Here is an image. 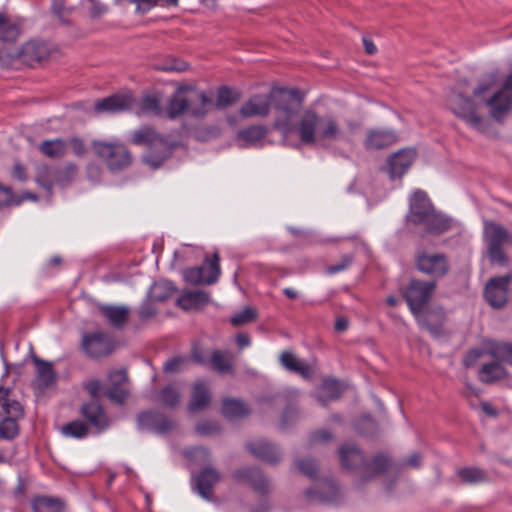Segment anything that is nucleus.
Returning a JSON list of instances; mask_svg holds the SVG:
<instances>
[{"label": "nucleus", "instance_id": "1", "mask_svg": "<svg viewBox=\"0 0 512 512\" xmlns=\"http://www.w3.org/2000/svg\"><path fill=\"white\" fill-rule=\"evenodd\" d=\"M301 107L302 97L298 90L278 94L273 128L284 140L295 134L303 145L326 148L344 139L338 119L331 114L320 115L313 109H306L294 123Z\"/></svg>", "mask_w": 512, "mask_h": 512}, {"label": "nucleus", "instance_id": "2", "mask_svg": "<svg viewBox=\"0 0 512 512\" xmlns=\"http://www.w3.org/2000/svg\"><path fill=\"white\" fill-rule=\"evenodd\" d=\"M497 87L495 74H490L479 81L473 89V97H467L462 92H453L448 98L452 112L468 126L484 132L487 126L483 116L478 114L479 107L486 105L491 118L500 121L512 107V74L509 75L502 87Z\"/></svg>", "mask_w": 512, "mask_h": 512}, {"label": "nucleus", "instance_id": "3", "mask_svg": "<svg viewBox=\"0 0 512 512\" xmlns=\"http://www.w3.org/2000/svg\"><path fill=\"white\" fill-rule=\"evenodd\" d=\"M406 221L408 224L422 227L425 233L434 235L442 234L451 228L450 218L436 211L422 190H417L411 195Z\"/></svg>", "mask_w": 512, "mask_h": 512}, {"label": "nucleus", "instance_id": "4", "mask_svg": "<svg viewBox=\"0 0 512 512\" xmlns=\"http://www.w3.org/2000/svg\"><path fill=\"white\" fill-rule=\"evenodd\" d=\"M132 142L135 145L147 146L143 160L154 169L159 168L171 156L175 148V144L168 137L159 134L150 126H142L135 130Z\"/></svg>", "mask_w": 512, "mask_h": 512}, {"label": "nucleus", "instance_id": "5", "mask_svg": "<svg viewBox=\"0 0 512 512\" xmlns=\"http://www.w3.org/2000/svg\"><path fill=\"white\" fill-rule=\"evenodd\" d=\"M341 465L344 469L358 471L363 480L377 476L391 466L390 459L384 454H377L371 462H365L361 450L354 444H344L339 449Z\"/></svg>", "mask_w": 512, "mask_h": 512}, {"label": "nucleus", "instance_id": "6", "mask_svg": "<svg viewBox=\"0 0 512 512\" xmlns=\"http://www.w3.org/2000/svg\"><path fill=\"white\" fill-rule=\"evenodd\" d=\"M487 255L491 263L504 266L508 258L503 251L505 245H512V234L502 225L486 222L483 231Z\"/></svg>", "mask_w": 512, "mask_h": 512}, {"label": "nucleus", "instance_id": "7", "mask_svg": "<svg viewBox=\"0 0 512 512\" xmlns=\"http://www.w3.org/2000/svg\"><path fill=\"white\" fill-rule=\"evenodd\" d=\"M92 148L112 172L127 168L132 162V156L127 147L120 142L94 140Z\"/></svg>", "mask_w": 512, "mask_h": 512}, {"label": "nucleus", "instance_id": "8", "mask_svg": "<svg viewBox=\"0 0 512 512\" xmlns=\"http://www.w3.org/2000/svg\"><path fill=\"white\" fill-rule=\"evenodd\" d=\"M38 149L45 157L50 159L63 158L68 154L69 150L77 157H83L87 152L84 140L78 136L67 139H46L39 144Z\"/></svg>", "mask_w": 512, "mask_h": 512}, {"label": "nucleus", "instance_id": "9", "mask_svg": "<svg viewBox=\"0 0 512 512\" xmlns=\"http://www.w3.org/2000/svg\"><path fill=\"white\" fill-rule=\"evenodd\" d=\"M435 288V281H421L414 279L409 282L404 293L405 300L411 312L423 325H425L430 330L432 328L427 323H425V321L420 319L419 314L430 300Z\"/></svg>", "mask_w": 512, "mask_h": 512}, {"label": "nucleus", "instance_id": "10", "mask_svg": "<svg viewBox=\"0 0 512 512\" xmlns=\"http://www.w3.org/2000/svg\"><path fill=\"white\" fill-rule=\"evenodd\" d=\"M184 279L191 284L215 283L220 276V257L215 253L211 259L206 258L201 266L192 267L184 271Z\"/></svg>", "mask_w": 512, "mask_h": 512}, {"label": "nucleus", "instance_id": "11", "mask_svg": "<svg viewBox=\"0 0 512 512\" xmlns=\"http://www.w3.org/2000/svg\"><path fill=\"white\" fill-rule=\"evenodd\" d=\"M512 282V272L489 279L485 285L484 297L493 308L500 309L508 301L509 286Z\"/></svg>", "mask_w": 512, "mask_h": 512}, {"label": "nucleus", "instance_id": "12", "mask_svg": "<svg viewBox=\"0 0 512 512\" xmlns=\"http://www.w3.org/2000/svg\"><path fill=\"white\" fill-rule=\"evenodd\" d=\"M286 91L285 89L273 91L268 95H254L246 101L240 109L242 117H265L269 114L271 106H277V96L279 93Z\"/></svg>", "mask_w": 512, "mask_h": 512}, {"label": "nucleus", "instance_id": "13", "mask_svg": "<svg viewBox=\"0 0 512 512\" xmlns=\"http://www.w3.org/2000/svg\"><path fill=\"white\" fill-rule=\"evenodd\" d=\"M417 268L433 278H440L447 274L449 265L447 258L441 253L420 252L416 257Z\"/></svg>", "mask_w": 512, "mask_h": 512}, {"label": "nucleus", "instance_id": "14", "mask_svg": "<svg viewBox=\"0 0 512 512\" xmlns=\"http://www.w3.org/2000/svg\"><path fill=\"white\" fill-rule=\"evenodd\" d=\"M82 348L90 357L98 358L111 354L114 344L108 334L97 331L83 335Z\"/></svg>", "mask_w": 512, "mask_h": 512}, {"label": "nucleus", "instance_id": "15", "mask_svg": "<svg viewBox=\"0 0 512 512\" xmlns=\"http://www.w3.org/2000/svg\"><path fill=\"white\" fill-rule=\"evenodd\" d=\"M137 425L139 430L157 434H166L175 427L172 420L157 411L141 412L137 417Z\"/></svg>", "mask_w": 512, "mask_h": 512}, {"label": "nucleus", "instance_id": "16", "mask_svg": "<svg viewBox=\"0 0 512 512\" xmlns=\"http://www.w3.org/2000/svg\"><path fill=\"white\" fill-rule=\"evenodd\" d=\"M135 99L131 93L115 94L96 102L97 112L120 113L134 110Z\"/></svg>", "mask_w": 512, "mask_h": 512}, {"label": "nucleus", "instance_id": "17", "mask_svg": "<svg viewBox=\"0 0 512 512\" xmlns=\"http://www.w3.org/2000/svg\"><path fill=\"white\" fill-rule=\"evenodd\" d=\"M309 500L322 503H334L339 499L340 491L332 479H324L315 483L314 487L306 490Z\"/></svg>", "mask_w": 512, "mask_h": 512}, {"label": "nucleus", "instance_id": "18", "mask_svg": "<svg viewBox=\"0 0 512 512\" xmlns=\"http://www.w3.org/2000/svg\"><path fill=\"white\" fill-rule=\"evenodd\" d=\"M220 480V472L210 465L203 467L197 475L193 476L195 488L204 499H211L213 488Z\"/></svg>", "mask_w": 512, "mask_h": 512}, {"label": "nucleus", "instance_id": "19", "mask_svg": "<svg viewBox=\"0 0 512 512\" xmlns=\"http://www.w3.org/2000/svg\"><path fill=\"white\" fill-rule=\"evenodd\" d=\"M77 172V167L73 163H67L62 168H51L46 164L39 165L36 170V181L47 191H51L54 184H57V180H64L60 177L59 173L73 174Z\"/></svg>", "mask_w": 512, "mask_h": 512}, {"label": "nucleus", "instance_id": "20", "mask_svg": "<svg viewBox=\"0 0 512 512\" xmlns=\"http://www.w3.org/2000/svg\"><path fill=\"white\" fill-rule=\"evenodd\" d=\"M111 387L105 392L106 397L116 404H123L128 397L126 383L127 372L124 369L112 371L108 376Z\"/></svg>", "mask_w": 512, "mask_h": 512}, {"label": "nucleus", "instance_id": "21", "mask_svg": "<svg viewBox=\"0 0 512 512\" xmlns=\"http://www.w3.org/2000/svg\"><path fill=\"white\" fill-rule=\"evenodd\" d=\"M81 415L98 431H103L110 425L104 408L97 401L84 404L81 408Z\"/></svg>", "mask_w": 512, "mask_h": 512}, {"label": "nucleus", "instance_id": "22", "mask_svg": "<svg viewBox=\"0 0 512 512\" xmlns=\"http://www.w3.org/2000/svg\"><path fill=\"white\" fill-rule=\"evenodd\" d=\"M187 114L192 117H203L213 107V99L204 92L189 90Z\"/></svg>", "mask_w": 512, "mask_h": 512}, {"label": "nucleus", "instance_id": "23", "mask_svg": "<svg viewBox=\"0 0 512 512\" xmlns=\"http://www.w3.org/2000/svg\"><path fill=\"white\" fill-rule=\"evenodd\" d=\"M416 157L414 149H402L392 155L388 160L389 173L392 178L402 177L411 166Z\"/></svg>", "mask_w": 512, "mask_h": 512}, {"label": "nucleus", "instance_id": "24", "mask_svg": "<svg viewBox=\"0 0 512 512\" xmlns=\"http://www.w3.org/2000/svg\"><path fill=\"white\" fill-rule=\"evenodd\" d=\"M398 140L396 132L392 129H373L369 130L365 140L366 149H384Z\"/></svg>", "mask_w": 512, "mask_h": 512}, {"label": "nucleus", "instance_id": "25", "mask_svg": "<svg viewBox=\"0 0 512 512\" xmlns=\"http://www.w3.org/2000/svg\"><path fill=\"white\" fill-rule=\"evenodd\" d=\"M247 448L256 458L268 463H276L281 458L279 449L263 439L248 442Z\"/></svg>", "mask_w": 512, "mask_h": 512}, {"label": "nucleus", "instance_id": "26", "mask_svg": "<svg viewBox=\"0 0 512 512\" xmlns=\"http://www.w3.org/2000/svg\"><path fill=\"white\" fill-rule=\"evenodd\" d=\"M234 478L237 481L249 483L255 490L266 493L269 490V481L257 468L244 467L234 472Z\"/></svg>", "mask_w": 512, "mask_h": 512}, {"label": "nucleus", "instance_id": "27", "mask_svg": "<svg viewBox=\"0 0 512 512\" xmlns=\"http://www.w3.org/2000/svg\"><path fill=\"white\" fill-rule=\"evenodd\" d=\"M23 31V23L17 17L0 13V41L14 42Z\"/></svg>", "mask_w": 512, "mask_h": 512}, {"label": "nucleus", "instance_id": "28", "mask_svg": "<svg viewBox=\"0 0 512 512\" xmlns=\"http://www.w3.org/2000/svg\"><path fill=\"white\" fill-rule=\"evenodd\" d=\"M211 400V393L204 382H196L193 386L188 410L192 413L205 409Z\"/></svg>", "mask_w": 512, "mask_h": 512}, {"label": "nucleus", "instance_id": "29", "mask_svg": "<svg viewBox=\"0 0 512 512\" xmlns=\"http://www.w3.org/2000/svg\"><path fill=\"white\" fill-rule=\"evenodd\" d=\"M188 92L187 88H179L168 100L166 114L170 119H175L187 114Z\"/></svg>", "mask_w": 512, "mask_h": 512}, {"label": "nucleus", "instance_id": "30", "mask_svg": "<svg viewBox=\"0 0 512 512\" xmlns=\"http://www.w3.org/2000/svg\"><path fill=\"white\" fill-rule=\"evenodd\" d=\"M280 364L288 371L297 373L303 378H309L311 375V368L308 364L300 360L291 351H284L279 357Z\"/></svg>", "mask_w": 512, "mask_h": 512}, {"label": "nucleus", "instance_id": "31", "mask_svg": "<svg viewBox=\"0 0 512 512\" xmlns=\"http://www.w3.org/2000/svg\"><path fill=\"white\" fill-rule=\"evenodd\" d=\"M0 408L6 415H24L23 407L15 398L13 390L4 385H0Z\"/></svg>", "mask_w": 512, "mask_h": 512}, {"label": "nucleus", "instance_id": "32", "mask_svg": "<svg viewBox=\"0 0 512 512\" xmlns=\"http://www.w3.org/2000/svg\"><path fill=\"white\" fill-rule=\"evenodd\" d=\"M508 372L499 361L495 360L484 364L479 372L478 378L483 383H493L506 378Z\"/></svg>", "mask_w": 512, "mask_h": 512}, {"label": "nucleus", "instance_id": "33", "mask_svg": "<svg viewBox=\"0 0 512 512\" xmlns=\"http://www.w3.org/2000/svg\"><path fill=\"white\" fill-rule=\"evenodd\" d=\"M487 355L512 366V343L487 340Z\"/></svg>", "mask_w": 512, "mask_h": 512}, {"label": "nucleus", "instance_id": "34", "mask_svg": "<svg viewBox=\"0 0 512 512\" xmlns=\"http://www.w3.org/2000/svg\"><path fill=\"white\" fill-rule=\"evenodd\" d=\"M100 311L108 323L115 328H121L128 320L129 309L124 306L104 305Z\"/></svg>", "mask_w": 512, "mask_h": 512}, {"label": "nucleus", "instance_id": "35", "mask_svg": "<svg viewBox=\"0 0 512 512\" xmlns=\"http://www.w3.org/2000/svg\"><path fill=\"white\" fill-rule=\"evenodd\" d=\"M208 301V294L204 291H187L180 295L177 303L184 310H195L206 305Z\"/></svg>", "mask_w": 512, "mask_h": 512}, {"label": "nucleus", "instance_id": "36", "mask_svg": "<svg viewBox=\"0 0 512 512\" xmlns=\"http://www.w3.org/2000/svg\"><path fill=\"white\" fill-rule=\"evenodd\" d=\"M249 413V407L239 399L227 398L222 402V414L228 419L240 418Z\"/></svg>", "mask_w": 512, "mask_h": 512}, {"label": "nucleus", "instance_id": "37", "mask_svg": "<svg viewBox=\"0 0 512 512\" xmlns=\"http://www.w3.org/2000/svg\"><path fill=\"white\" fill-rule=\"evenodd\" d=\"M137 115H155L160 116L162 109L158 99L151 95H145L139 102L135 100L134 110Z\"/></svg>", "mask_w": 512, "mask_h": 512}, {"label": "nucleus", "instance_id": "38", "mask_svg": "<svg viewBox=\"0 0 512 512\" xmlns=\"http://www.w3.org/2000/svg\"><path fill=\"white\" fill-rule=\"evenodd\" d=\"M33 362L36 366L37 380L40 386L48 387L55 380V371L52 364L38 357H34Z\"/></svg>", "mask_w": 512, "mask_h": 512}, {"label": "nucleus", "instance_id": "39", "mask_svg": "<svg viewBox=\"0 0 512 512\" xmlns=\"http://www.w3.org/2000/svg\"><path fill=\"white\" fill-rule=\"evenodd\" d=\"M268 129L263 125H253L238 132V138L248 145H255L267 134Z\"/></svg>", "mask_w": 512, "mask_h": 512}, {"label": "nucleus", "instance_id": "40", "mask_svg": "<svg viewBox=\"0 0 512 512\" xmlns=\"http://www.w3.org/2000/svg\"><path fill=\"white\" fill-rule=\"evenodd\" d=\"M22 417L14 415L2 416L0 420V438L9 440L16 437L19 433L17 421Z\"/></svg>", "mask_w": 512, "mask_h": 512}, {"label": "nucleus", "instance_id": "41", "mask_svg": "<svg viewBox=\"0 0 512 512\" xmlns=\"http://www.w3.org/2000/svg\"><path fill=\"white\" fill-rule=\"evenodd\" d=\"M341 394V388L338 381L334 379L325 380L319 389V400L323 405L329 400L337 399Z\"/></svg>", "mask_w": 512, "mask_h": 512}, {"label": "nucleus", "instance_id": "42", "mask_svg": "<svg viewBox=\"0 0 512 512\" xmlns=\"http://www.w3.org/2000/svg\"><path fill=\"white\" fill-rule=\"evenodd\" d=\"M457 475L462 483L478 484L487 480L486 473L475 467L462 468L457 471Z\"/></svg>", "mask_w": 512, "mask_h": 512}, {"label": "nucleus", "instance_id": "43", "mask_svg": "<svg viewBox=\"0 0 512 512\" xmlns=\"http://www.w3.org/2000/svg\"><path fill=\"white\" fill-rule=\"evenodd\" d=\"M61 432L66 437L82 439L87 436L88 427L83 421L75 420L64 425Z\"/></svg>", "mask_w": 512, "mask_h": 512}, {"label": "nucleus", "instance_id": "44", "mask_svg": "<svg viewBox=\"0 0 512 512\" xmlns=\"http://www.w3.org/2000/svg\"><path fill=\"white\" fill-rule=\"evenodd\" d=\"M160 402L170 408L175 407L180 402L179 389L174 385H168L161 390L159 395Z\"/></svg>", "mask_w": 512, "mask_h": 512}, {"label": "nucleus", "instance_id": "45", "mask_svg": "<svg viewBox=\"0 0 512 512\" xmlns=\"http://www.w3.org/2000/svg\"><path fill=\"white\" fill-rule=\"evenodd\" d=\"M154 67L157 70L165 72H183L188 68V65L184 61L173 57H168L164 61L156 63Z\"/></svg>", "mask_w": 512, "mask_h": 512}, {"label": "nucleus", "instance_id": "46", "mask_svg": "<svg viewBox=\"0 0 512 512\" xmlns=\"http://www.w3.org/2000/svg\"><path fill=\"white\" fill-rule=\"evenodd\" d=\"M190 358L187 356H175L168 359L163 370L167 373H178L185 370L190 364Z\"/></svg>", "mask_w": 512, "mask_h": 512}, {"label": "nucleus", "instance_id": "47", "mask_svg": "<svg viewBox=\"0 0 512 512\" xmlns=\"http://www.w3.org/2000/svg\"><path fill=\"white\" fill-rule=\"evenodd\" d=\"M239 98V93L233 89H230L228 87H221L218 90L217 94V106L219 108H226L227 106L231 105L235 101H237Z\"/></svg>", "mask_w": 512, "mask_h": 512}, {"label": "nucleus", "instance_id": "48", "mask_svg": "<svg viewBox=\"0 0 512 512\" xmlns=\"http://www.w3.org/2000/svg\"><path fill=\"white\" fill-rule=\"evenodd\" d=\"M257 313L251 307H246L243 310L235 313L231 317V324L234 326H241L250 322H253L256 319Z\"/></svg>", "mask_w": 512, "mask_h": 512}, {"label": "nucleus", "instance_id": "49", "mask_svg": "<svg viewBox=\"0 0 512 512\" xmlns=\"http://www.w3.org/2000/svg\"><path fill=\"white\" fill-rule=\"evenodd\" d=\"M212 367L221 373L228 372L232 369L231 362L226 358L222 351L216 350L210 359Z\"/></svg>", "mask_w": 512, "mask_h": 512}, {"label": "nucleus", "instance_id": "50", "mask_svg": "<svg viewBox=\"0 0 512 512\" xmlns=\"http://www.w3.org/2000/svg\"><path fill=\"white\" fill-rule=\"evenodd\" d=\"M484 355H487V340L483 342L482 348H474L469 350L464 356L463 364L466 368H471Z\"/></svg>", "mask_w": 512, "mask_h": 512}, {"label": "nucleus", "instance_id": "51", "mask_svg": "<svg viewBox=\"0 0 512 512\" xmlns=\"http://www.w3.org/2000/svg\"><path fill=\"white\" fill-rule=\"evenodd\" d=\"M33 508L35 512H59L60 505L57 500L42 497L34 502Z\"/></svg>", "mask_w": 512, "mask_h": 512}, {"label": "nucleus", "instance_id": "52", "mask_svg": "<svg viewBox=\"0 0 512 512\" xmlns=\"http://www.w3.org/2000/svg\"><path fill=\"white\" fill-rule=\"evenodd\" d=\"M188 457L192 459L197 465H204L210 461L211 455L205 447H195L187 453Z\"/></svg>", "mask_w": 512, "mask_h": 512}, {"label": "nucleus", "instance_id": "53", "mask_svg": "<svg viewBox=\"0 0 512 512\" xmlns=\"http://www.w3.org/2000/svg\"><path fill=\"white\" fill-rule=\"evenodd\" d=\"M298 470L310 478H314L317 471V464L311 459H301L296 461Z\"/></svg>", "mask_w": 512, "mask_h": 512}, {"label": "nucleus", "instance_id": "54", "mask_svg": "<svg viewBox=\"0 0 512 512\" xmlns=\"http://www.w3.org/2000/svg\"><path fill=\"white\" fill-rule=\"evenodd\" d=\"M376 427V422L370 416L363 417L357 424V430L364 435H372Z\"/></svg>", "mask_w": 512, "mask_h": 512}, {"label": "nucleus", "instance_id": "55", "mask_svg": "<svg viewBox=\"0 0 512 512\" xmlns=\"http://www.w3.org/2000/svg\"><path fill=\"white\" fill-rule=\"evenodd\" d=\"M353 262V256L352 255H345L342 257L339 263L330 265L326 268V273L329 275H333L336 273H339L341 271H344L347 269Z\"/></svg>", "mask_w": 512, "mask_h": 512}, {"label": "nucleus", "instance_id": "56", "mask_svg": "<svg viewBox=\"0 0 512 512\" xmlns=\"http://www.w3.org/2000/svg\"><path fill=\"white\" fill-rule=\"evenodd\" d=\"M20 201L16 200L9 187L0 185V207L12 204L18 205Z\"/></svg>", "mask_w": 512, "mask_h": 512}, {"label": "nucleus", "instance_id": "57", "mask_svg": "<svg viewBox=\"0 0 512 512\" xmlns=\"http://www.w3.org/2000/svg\"><path fill=\"white\" fill-rule=\"evenodd\" d=\"M298 418V409L294 405H289L285 408L282 418H281V426L283 428L287 427L291 422Z\"/></svg>", "mask_w": 512, "mask_h": 512}, {"label": "nucleus", "instance_id": "58", "mask_svg": "<svg viewBox=\"0 0 512 512\" xmlns=\"http://www.w3.org/2000/svg\"><path fill=\"white\" fill-rule=\"evenodd\" d=\"M156 315V309L151 302L144 303L138 310L140 320L147 321Z\"/></svg>", "mask_w": 512, "mask_h": 512}, {"label": "nucleus", "instance_id": "59", "mask_svg": "<svg viewBox=\"0 0 512 512\" xmlns=\"http://www.w3.org/2000/svg\"><path fill=\"white\" fill-rule=\"evenodd\" d=\"M136 4V12L145 14L156 6L155 0H129Z\"/></svg>", "mask_w": 512, "mask_h": 512}, {"label": "nucleus", "instance_id": "60", "mask_svg": "<svg viewBox=\"0 0 512 512\" xmlns=\"http://www.w3.org/2000/svg\"><path fill=\"white\" fill-rule=\"evenodd\" d=\"M52 9L54 14L60 19L61 22L66 23L67 20L65 16L67 15V10L65 8L64 2L62 0H54Z\"/></svg>", "mask_w": 512, "mask_h": 512}, {"label": "nucleus", "instance_id": "61", "mask_svg": "<svg viewBox=\"0 0 512 512\" xmlns=\"http://www.w3.org/2000/svg\"><path fill=\"white\" fill-rule=\"evenodd\" d=\"M332 439V434L327 430H320L312 434L311 442H326Z\"/></svg>", "mask_w": 512, "mask_h": 512}, {"label": "nucleus", "instance_id": "62", "mask_svg": "<svg viewBox=\"0 0 512 512\" xmlns=\"http://www.w3.org/2000/svg\"><path fill=\"white\" fill-rule=\"evenodd\" d=\"M161 287L165 288L168 291V293L165 295H155L154 297L156 298V300H159V301L165 300L166 298H168L170 296L171 293H173L176 290L175 287L170 282H163V283L156 284L154 286L155 289H159Z\"/></svg>", "mask_w": 512, "mask_h": 512}, {"label": "nucleus", "instance_id": "63", "mask_svg": "<svg viewBox=\"0 0 512 512\" xmlns=\"http://www.w3.org/2000/svg\"><path fill=\"white\" fill-rule=\"evenodd\" d=\"M196 429L198 433L202 435H208L216 432L218 430V427L216 424L205 422L199 424Z\"/></svg>", "mask_w": 512, "mask_h": 512}, {"label": "nucleus", "instance_id": "64", "mask_svg": "<svg viewBox=\"0 0 512 512\" xmlns=\"http://www.w3.org/2000/svg\"><path fill=\"white\" fill-rule=\"evenodd\" d=\"M85 387L91 396L96 397L101 389V382L99 380H91Z\"/></svg>", "mask_w": 512, "mask_h": 512}]
</instances>
